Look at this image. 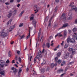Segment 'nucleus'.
<instances>
[{
    "label": "nucleus",
    "mask_w": 77,
    "mask_h": 77,
    "mask_svg": "<svg viewBox=\"0 0 77 77\" xmlns=\"http://www.w3.org/2000/svg\"><path fill=\"white\" fill-rule=\"evenodd\" d=\"M68 47V45L66 44H65L64 46V48H67Z\"/></svg>",
    "instance_id": "obj_53"
},
{
    "label": "nucleus",
    "mask_w": 77,
    "mask_h": 77,
    "mask_svg": "<svg viewBox=\"0 0 77 77\" xmlns=\"http://www.w3.org/2000/svg\"><path fill=\"white\" fill-rule=\"evenodd\" d=\"M24 12V11H23L19 15V17H21L22 16V15H23V14Z\"/></svg>",
    "instance_id": "obj_27"
},
{
    "label": "nucleus",
    "mask_w": 77,
    "mask_h": 77,
    "mask_svg": "<svg viewBox=\"0 0 77 77\" xmlns=\"http://www.w3.org/2000/svg\"><path fill=\"white\" fill-rule=\"evenodd\" d=\"M61 19L63 20V21H65V20H66V17H65V13H63L62 14Z\"/></svg>",
    "instance_id": "obj_6"
},
{
    "label": "nucleus",
    "mask_w": 77,
    "mask_h": 77,
    "mask_svg": "<svg viewBox=\"0 0 77 77\" xmlns=\"http://www.w3.org/2000/svg\"><path fill=\"white\" fill-rule=\"evenodd\" d=\"M20 4H18L17 5V7L18 8V7H20Z\"/></svg>",
    "instance_id": "obj_61"
},
{
    "label": "nucleus",
    "mask_w": 77,
    "mask_h": 77,
    "mask_svg": "<svg viewBox=\"0 0 77 77\" xmlns=\"http://www.w3.org/2000/svg\"><path fill=\"white\" fill-rule=\"evenodd\" d=\"M16 68H15V67H13L12 68H11V70H14L15 69H16Z\"/></svg>",
    "instance_id": "obj_50"
},
{
    "label": "nucleus",
    "mask_w": 77,
    "mask_h": 77,
    "mask_svg": "<svg viewBox=\"0 0 77 77\" xmlns=\"http://www.w3.org/2000/svg\"><path fill=\"white\" fill-rule=\"evenodd\" d=\"M46 46L48 48H50V43H48L46 44Z\"/></svg>",
    "instance_id": "obj_30"
},
{
    "label": "nucleus",
    "mask_w": 77,
    "mask_h": 77,
    "mask_svg": "<svg viewBox=\"0 0 77 77\" xmlns=\"http://www.w3.org/2000/svg\"><path fill=\"white\" fill-rule=\"evenodd\" d=\"M58 72H62V71H63V70L62 69H60V70H58Z\"/></svg>",
    "instance_id": "obj_49"
},
{
    "label": "nucleus",
    "mask_w": 77,
    "mask_h": 77,
    "mask_svg": "<svg viewBox=\"0 0 77 77\" xmlns=\"http://www.w3.org/2000/svg\"><path fill=\"white\" fill-rule=\"evenodd\" d=\"M57 66V64L56 63L54 64V63H52L51 65V68H53V67H54V66Z\"/></svg>",
    "instance_id": "obj_15"
},
{
    "label": "nucleus",
    "mask_w": 77,
    "mask_h": 77,
    "mask_svg": "<svg viewBox=\"0 0 77 77\" xmlns=\"http://www.w3.org/2000/svg\"><path fill=\"white\" fill-rule=\"evenodd\" d=\"M67 70H68V67H66L65 69V71H67Z\"/></svg>",
    "instance_id": "obj_63"
},
{
    "label": "nucleus",
    "mask_w": 77,
    "mask_h": 77,
    "mask_svg": "<svg viewBox=\"0 0 77 77\" xmlns=\"http://www.w3.org/2000/svg\"><path fill=\"white\" fill-rule=\"evenodd\" d=\"M74 2H72L69 5V6L72 7V9H74L75 11H77V8H75V6L74 5H72L74 4Z\"/></svg>",
    "instance_id": "obj_4"
},
{
    "label": "nucleus",
    "mask_w": 77,
    "mask_h": 77,
    "mask_svg": "<svg viewBox=\"0 0 77 77\" xmlns=\"http://www.w3.org/2000/svg\"><path fill=\"white\" fill-rule=\"evenodd\" d=\"M71 33V30H69V33L70 34Z\"/></svg>",
    "instance_id": "obj_60"
},
{
    "label": "nucleus",
    "mask_w": 77,
    "mask_h": 77,
    "mask_svg": "<svg viewBox=\"0 0 77 77\" xmlns=\"http://www.w3.org/2000/svg\"><path fill=\"white\" fill-rule=\"evenodd\" d=\"M67 35V32H66V31H65L64 32L63 38H66V37L67 36V35Z\"/></svg>",
    "instance_id": "obj_10"
},
{
    "label": "nucleus",
    "mask_w": 77,
    "mask_h": 77,
    "mask_svg": "<svg viewBox=\"0 0 77 77\" xmlns=\"http://www.w3.org/2000/svg\"><path fill=\"white\" fill-rule=\"evenodd\" d=\"M21 71H22V69H21L20 68L19 69V72H18V76L19 77H20V73H21Z\"/></svg>",
    "instance_id": "obj_13"
},
{
    "label": "nucleus",
    "mask_w": 77,
    "mask_h": 77,
    "mask_svg": "<svg viewBox=\"0 0 77 77\" xmlns=\"http://www.w3.org/2000/svg\"><path fill=\"white\" fill-rule=\"evenodd\" d=\"M14 0H10V3H13Z\"/></svg>",
    "instance_id": "obj_51"
},
{
    "label": "nucleus",
    "mask_w": 77,
    "mask_h": 77,
    "mask_svg": "<svg viewBox=\"0 0 77 77\" xmlns=\"http://www.w3.org/2000/svg\"><path fill=\"white\" fill-rule=\"evenodd\" d=\"M41 72H42V73H44V72H45V71L44 70V69H42L41 70Z\"/></svg>",
    "instance_id": "obj_42"
},
{
    "label": "nucleus",
    "mask_w": 77,
    "mask_h": 77,
    "mask_svg": "<svg viewBox=\"0 0 77 77\" xmlns=\"http://www.w3.org/2000/svg\"><path fill=\"white\" fill-rule=\"evenodd\" d=\"M55 3H58V0H55Z\"/></svg>",
    "instance_id": "obj_64"
},
{
    "label": "nucleus",
    "mask_w": 77,
    "mask_h": 77,
    "mask_svg": "<svg viewBox=\"0 0 77 77\" xmlns=\"http://www.w3.org/2000/svg\"><path fill=\"white\" fill-rule=\"evenodd\" d=\"M49 70H50V68L49 67H48L46 70V71H49Z\"/></svg>",
    "instance_id": "obj_38"
},
{
    "label": "nucleus",
    "mask_w": 77,
    "mask_h": 77,
    "mask_svg": "<svg viewBox=\"0 0 77 77\" xmlns=\"http://www.w3.org/2000/svg\"><path fill=\"white\" fill-rule=\"evenodd\" d=\"M12 15V13H9V14H8L7 17L8 18H9Z\"/></svg>",
    "instance_id": "obj_14"
},
{
    "label": "nucleus",
    "mask_w": 77,
    "mask_h": 77,
    "mask_svg": "<svg viewBox=\"0 0 77 77\" xmlns=\"http://www.w3.org/2000/svg\"><path fill=\"white\" fill-rule=\"evenodd\" d=\"M19 62H20V63H21V57H19Z\"/></svg>",
    "instance_id": "obj_32"
},
{
    "label": "nucleus",
    "mask_w": 77,
    "mask_h": 77,
    "mask_svg": "<svg viewBox=\"0 0 77 77\" xmlns=\"http://www.w3.org/2000/svg\"><path fill=\"white\" fill-rule=\"evenodd\" d=\"M73 31L74 32H75L76 30H77V28L75 27L72 29Z\"/></svg>",
    "instance_id": "obj_31"
},
{
    "label": "nucleus",
    "mask_w": 77,
    "mask_h": 77,
    "mask_svg": "<svg viewBox=\"0 0 77 77\" xmlns=\"http://www.w3.org/2000/svg\"><path fill=\"white\" fill-rule=\"evenodd\" d=\"M57 48H58V46L57 47L54 49V51H56L57 50Z\"/></svg>",
    "instance_id": "obj_45"
},
{
    "label": "nucleus",
    "mask_w": 77,
    "mask_h": 77,
    "mask_svg": "<svg viewBox=\"0 0 77 77\" xmlns=\"http://www.w3.org/2000/svg\"><path fill=\"white\" fill-rule=\"evenodd\" d=\"M23 26V23L20 24L19 26L20 27H22V26Z\"/></svg>",
    "instance_id": "obj_40"
},
{
    "label": "nucleus",
    "mask_w": 77,
    "mask_h": 77,
    "mask_svg": "<svg viewBox=\"0 0 77 77\" xmlns=\"http://www.w3.org/2000/svg\"><path fill=\"white\" fill-rule=\"evenodd\" d=\"M55 61L57 63L58 62V57H57L55 58Z\"/></svg>",
    "instance_id": "obj_23"
},
{
    "label": "nucleus",
    "mask_w": 77,
    "mask_h": 77,
    "mask_svg": "<svg viewBox=\"0 0 77 77\" xmlns=\"http://www.w3.org/2000/svg\"><path fill=\"white\" fill-rule=\"evenodd\" d=\"M12 63H15V60H13L12 62Z\"/></svg>",
    "instance_id": "obj_62"
},
{
    "label": "nucleus",
    "mask_w": 77,
    "mask_h": 77,
    "mask_svg": "<svg viewBox=\"0 0 77 77\" xmlns=\"http://www.w3.org/2000/svg\"><path fill=\"white\" fill-rule=\"evenodd\" d=\"M12 20H10L7 23V25H11V22H12Z\"/></svg>",
    "instance_id": "obj_19"
},
{
    "label": "nucleus",
    "mask_w": 77,
    "mask_h": 77,
    "mask_svg": "<svg viewBox=\"0 0 77 77\" xmlns=\"http://www.w3.org/2000/svg\"><path fill=\"white\" fill-rule=\"evenodd\" d=\"M43 48H44V47H45V43H44L43 45Z\"/></svg>",
    "instance_id": "obj_57"
},
{
    "label": "nucleus",
    "mask_w": 77,
    "mask_h": 77,
    "mask_svg": "<svg viewBox=\"0 0 77 77\" xmlns=\"http://www.w3.org/2000/svg\"><path fill=\"white\" fill-rule=\"evenodd\" d=\"M68 24L67 23L64 24H63L61 28L62 29V28L66 27H67L68 26Z\"/></svg>",
    "instance_id": "obj_11"
},
{
    "label": "nucleus",
    "mask_w": 77,
    "mask_h": 77,
    "mask_svg": "<svg viewBox=\"0 0 77 77\" xmlns=\"http://www.w3.org/2000/svg\"><path fill=\"white\" fill-rule=\"evenodd\" d=\"M44 51H45V49H43V50L41 52L42 54V53H44Z\"/></svg>",
    "instance_id": "obj_52"
},
{
    "label": "nucleus",
    "mask_w": 77,
    "mask_h": 77,
    "mask_svg": "<svg viewBox=\"0 0 77 77\" xmlns=\"http://www.w3.org/2000/svg\"><path fill=\"white\" fill-rule=\"evenodd\" d=\"M41 35V32H40V31H39V33H38V38H39V37L40 36V35Z\"/></svg>",
    "instance_id": "obj_37"
},
{
    "label": "nucleus",
    "mask_w": 77,
    "mask_h": 77,
    "mask_svg": "<svg viewBox=\"0 0 77 77\" xmlns=\"http://www.w3.org/2000/svg\"><path fill=\"white\" fill-rule=\"evenodd\" d=\"M42 54V53H41V51L40 50H39L38 51V55L36 56V58L39 61H40L41 60V58L42 57V55H41Z\"/></svg>",
    "instance_id": "obj_1"
},
{
    "label": "nucleus",
    "mask_w": 77,
    "mask_h": 77,
    "mask_svg": "<svg viewBox=\"0 0 77 77\" xmlns=\"http://www.w3.org/2000/svg\"><path fill=\"white\" fill-rule=\"evenodd\" d=\"M0 65H1V67H3L8 66L6 62L3 60H0Z\"/></svg>",
    "instance_id": "obj_2"
},
{
    "label": "nucleus",
    "mask_w": 77,
    "mask_h": 77,
    "mask_svg": "<svg viewBox=\"0 0 77 77\" xmlns=\"http://www.w3.org/2000/svg\"><path fill=\"white\" fill-rule=\"evenodd\" d=\"M69 51H72V55H74L75 54V50L74 49H73L72 48H69L68 49Z\"/></svg>",
    "instance_id": "obj_3"
},
{
    "label": "nucleus",
    "mask_w": 77,
    "mask_h": 77,
    "mask_svg": "<svg viewBox=\"0 0 77 77\" xmlns=\"http://www.w3.org/2000/svg\"><path fill=\"white\" fill-rule=\"evenodd\" d=\"M71 41V38H70V37H69L67 39V42L68 43H69V42Z\"/></svg>",
    "instance_id": "obj_22"
},
{
    "label": "nucleus",
    "mask_w": 77,
    "mask_h": 77,
    "mask_svg": "<svg viewBox=\"0 0 77 77\" xmlns=\"http://www.w3.org/2000/svg\"><path fill=\"white\" fill-rule=\"evenodd\" d=\"M70 42L71 43H75V41L74 38H72L70 40Z\"/></svg>",
    "instance_id": "obj_16"
},
{
    "label": "nucleus",
    "mask_w": 77,
    "mask_h": 77,
    "mask_svg": "<svg viewBox=\"0 0 77 77\" xmlns=\"http://www.w3.org/2000/svg\"><path fill=\"white\" fill-rule=\"evenodd\" d=\"M33 73L34 75H36V72H35V71L34 70L33 71Z\"/></svg>",
    "instance_id": "obj_34"
},
{
    "label": "nucleus",
    "mask_w": 77,
    "mask_h": 77,
    "mask_svg": "<svg viewBox=\"0 0 77 77\" xmlns=\"http://www.w3.org/2000/svg\"><path fill=\"white\" fill-rule=\"evenodd\" d=\"M0 35L2 36H8V34L3 32V30H2V32H0Z\"/></svg>",
    "instance_id": "obj_5"
},
{
    "label": "nucleus",
    "mask_w": 77,
    "mask_h": 77,
    "mask_svg": "<svg viewBox=\"0 0 77 77\" xmlns=\"http://www.w3.org/2000/svg\"><path fill=\"white\" fill-rule=\"evenodd\" d=\"M74 35V38L75 39H76L77 37V33H74L73 34Z\"/></svg>",
    "instance_id": "obj_18"
},
{
    "label": "nucleus",
    "mask_w": 77,
    "mask_h": 77,
    "mask_svg": "<svg viewBox=\"0 0 77 77\" xmlns=\"http://www.w3.org/2000/svg\"><path fill=\"white\" fill-rule=\"evenodd\" d=\"M5 4L7 5H9V2H7L6 3H5Z\"/></svg>",
    "instance_id": "obj_56"
},
{
    "label": "nucleus",
    "mask_w": 77,
    "mask_h": 77,
    "mask_svg": "<svg viewBox=\"0 0 77 77\" xmlns=\"http://www.w3.org/2000/svg\"><path fill=\"white\" fill-rule=\"evenodd\" d=\"M16 13H17V10H15L13 12V14H16Z\"/></svg>",
    "instance_id": "obj_36"
},
{
    "label": "nucleus",
    "mask_w": 77,
    "mask_h": 77,
    "mask_svg": "<svg viewBox=\"0 0 77 77\" xmlns=\"http://www.w3.org/2000/svg\"><path fill=\"white\" fill-rule=\"evenodd\" d=\"M69 53L66 54L64 56V59H67L69 57Z\"/></svg>",
    "instance_id": "obj_8"
},
{
    "label": "nucleus",
    "mask_w": 77,
    "mask_h": 77,
    "mask_svg": "<svg viewBox=\"0 0 77 77\" xmlns=\"http://www.w3.org/2000/svg\"><path fill=\"white\" fill-rule=\"evenodd\" d=\"M58 36H59V37H62L63 36V35L60 34V33H58Z\"/></svg>",
    "instance_id": "obj_29"
},
{
    "label": "nucleus",
    "mask_w": 77,
    "mask_h": 77,
    "mask_svg": "<svg viewBox=\"0 0 77 77\" xmlns=\"http://www.w3.org/2000/svg\"><path fill=\"white\" fill-rule=\"evenodd\" d=\"M32 56H31L30 57V58L29 59V60H30V61H31V60H32Z\"/></svg>",
    "instance_id": "obj_46"
},
{
    "label": "nucleus",
    "mask_w": 77,
    "mask_h": 77,
    "mask_svg": "<svg viewBox=\"0 0 77 77\" xmlns=\"http://www.w3.org/2000/svg\"><path fill=\"white\" fill-rule=\"evenodd\" d=\"M21 1V0H17V3H20V1Z\"/></svg>",
    "instance_id": "obj_55"
},
{
    "label": "nucleus",
    "mask_w": 77,
    "mask_h": 77,
    "mask_svg": "<svg viewBox=\"0 0 77 77\" xmlns=\"http://www.w3.org/2000/svg\"><path fill=\"white\" fill-rule=\"evenodd\" d=\"M61 55V52H59L58 53V57H59L60 56V55Z\"/></svg>",
    "instance_id": "obj_33"
},
{
    "label": "nucleus",
    "mask_w": 77,
    "mask_h": 77,
    "mask_svg": "<svg viewBox=\"0 0 77 77\" xmlns=\"http://www.w3.org/2000/svg\"><path fill=\"white\" fill-rule=\"evenodd\" d=\"M63 43H64V41H63L62 42V43L61 44V45L62 46L63 45Z\"/></svg>",
    "instance_id": "obj_58"
},
{
    "label": "nucleus",
    "mask_w": 77,
    "mask_h": 77,
    "mask_svg": "<svg viewBox=\"0 0 77 77\" xmlns=\"http://www.w3.org/2000/svg\"><path fill=\"white\" fill-rule=\"evenodd\" d=\"M17 72H18V70H17V69L16 68V69H15L13 70V73H14V74L16 75V73H17Z\"/></svg>",
    "instance_id": "obj_17"
},
{
    "label": "nucleus",
    "mask_w": 77,
    "mask_h": 77,
    "mask_svg": "<svg viewBox=\"0 0 77 77\" xmlns=\"http://www.w3.org/2000/svg\"><path fill=\"white\" fill-rule=\"evenodd\" d=\"M29 35L26 37L27 39L30 38V29L29 30Z\"/></svg>",
    "instance_id": "obj_24"
},
{
    "label": "nucleus",
    "mask_w": 77,
    "mask_h": 77,
    "mask_svg": "<svg viewBox=\"0 0 77 77\" xmlns=\"http://www.w3.org/2000/svg\"><path fill=\"white\" fill-rule=\"evenodd\" d=\"M75 24H77V19L75 20Z\"/></svg>",
    "instance_id": "obj_44"
},
{
    "label": "nucleus",
    "mask_w": 77,
    "mask_h": 77,
    "mask_svg": "<svg viewBox=\"0 0 77 77\" xmlns=\"http://www.w3.org/2000/svg\"><path fill=\"white\" fill-rule=\"evenodd\" d=\"M0 74L1 75H5V72L4 71H2L0 72Z\"/></svg>",
    "instance_id": "obj_20"
},
{
    "label": "nucleus",
    "mask_w": 77,
    "mask_h": 77,
    "mask_svg": "<svg viewBox=\"0 0 77 77\" xmlns=\"http://www.w3.org/2000/svg\"><path fill=\"white\" fill-rule=\"evenodd\" d=\"M9 62V60H8L6 61V63H8Z\"/></svg>",
    "instance_id": "obj_48"
},
{
    "label": "nucleus",
    "mask_w": 77,
    "mask_h": 77,
    "mask_svg": "<svg viewBox=\"0 0 77 77\" xmlns=\"http://www.w3.org/2000/svg\"><path fill=\"white\" fill-rule=\"evenodd\" d=\"M53 16H52L51 17V18L50 19V20L49 21V23L48 25V27H50L51 26V20H52V19H53Z\"/></svg>",
    "instance_id": "obj_7"
},
{
    "label": "nucleus",
    "mask_w": 77,
    "mask_h": 77,
    "mask_svg": "<svg viewBox=\"0 0 77 77\" xmlns=\"http://www.w3.org/2000/svg\"><path fill=\"white\" fill-rule=\"evenodd\" d=\"M65 61H63L62 62V63H61V66H64L65 65Z\"/></svg>",
    "instance_id": "obj_28"
},
{
    "label": "nucleus",
    "mask_w": 77,
    "mask_h": 77,
    "mask_svg": "<svg viewBox=\"0 0 77 77\" xmlns=\"http://www.w3.org/2000/svg\"><path fill=\"white\" fill-rule=\"evenodd\" d=\"M19 37H20L21 39H23V38H24L25 37V36H26V35H23L20 36V35H19Z\"/></svg>",
    "instance_id": "obj_25"
},
{
    "label": "nucleus",
    "mask_w": 77,
    "mask_h": 77,
    "mask_svg": "<svg viewBox=\"0 0 77 77\" xmlns=\"http://www.w3.org/2000/svg\"><path fill=\"white\" fill-rule=\"evenodd\" d=\"M72 16H71V15L70 16V17H69L68 18L67 20H72Z\"/></svg>",
    "instance_id": "obj_26"
},
{
    "label": "nucleus",
    "mask_w": 77,
    "mask_h": 77,
    "mask_svg": "<svg viewBox=\"0 0 77 77\" xmlns=\"http://www.w3.org/2000/svg\"><path fill=\"white\" fill-rule=\"evenodd\" d=\"M34 17H32L30 18V20H33Z\"/></svg>",
    "instance_id": "obj_54"
},
{
    "label": "nucleus",
    "mask_w": 77,
    "mask_h": 77,
    "mask_svg": "<svg viewBox=\"0 0 77 77\" xmlns=\"http://www.w3.org/2000/svg\"><path fill=\"white\" fill-rule=\"evenodd\" d=\"M8 56L9 57H11V56H12V53H11V51H9Z\"/></svg>",
    "instance_id": "obj_21"
},
{
    "label": "nucleus",
    "mask_w": 77,
    "mask_h": 77,
    "mask_svg": "<svg viewBox=\"0 0 77 77\" xmlns=\"http://www.w3.org/2000/svg\"><path fill=\"white\" fill-rule=\"evenodd\" d=\"M15 27V26H11L10 29H9V32H11L12 31V30L13 29H14V28Z\"/></svg>",
    "instance_id": "obj_9"
},
{
    "label": "nucleus",
    "mask_w": 77,
    "mask_h": 77,
    "mask_svg": "<svg viewBox=\"0 0 77 77\" xmlns=\"http://www.w3.org/2000/svg\"><path fill=\"white\" fill-rule=\"evenodd\" d=\"M40 41H41V42H43V39H42V37L41 38Z\"/></svg>",
    "instance_id": "obj_47"
},
{
    "label": "nucleus",
    "mask_w": 77,
    "mask_h": 77,
    "mask_svg": "<svg viewBox=\"0 0 77 77\" xmlns=\"http://www.w3.org/2000/svg\"><path fill=\"white\" fill-rule=\"evenodd\" d=\"M62 62V60H58V63L60 64Z\"/></svg>",
    "instance_id": "obj_35"
},
{
    "label": "nucleus",
    "mask_w": 77,
    "mask_h": 77,
    "mask_svg": "<svg viewBox=\"0 0 77 77\" xmlns=\"http://www.w3.org/2000/svg\"><path fill=\"white\" fill-rule=\"evenodd\" d=\"M18 57H17V55H16L15 57V60H18Z\"/></svg>",
    "instance_id": "obj_41"
},
{
    "label": "nucleus",
    "mask_w": 77,
    "mask_h": 77,
    "mask_svg": "<svg viewBox=\"0 0 77 77\" xmlns=\"http://www.w3.org/2000/svg\"><path fill=\"white\" fill-rule=\"evenodd\" d=\"M32 23L33 25L34 26L35 28V27H36V22L35 20H33L32 21Z\"/></svg>",
    "instance_id": "obj_12"
},
{
    "label": "nucleus",
    "mask_w": 77,
    "mask_h": 77,
    "mask_svg": "<svg viewBox=\"0 0 77 77\" xmlns=\"http://www.w3.org/2000/svg\"><path fill=\"white\" fill-rule=\"evenodd\" d=\"M34 63H36V57H35L34 58Z\"/></svg>",
    "instance_id": "obj_43"
},
{
    "label": "nucleus",
    "mask_w": 77,
    "mask_h": 77,
    "mask_svg": "<svg viewBox=\"0 0 77 77\" xmlns=\"http://www.w3.org/2000/svg\"><path fill=\"white\" fill-rule=\"evenodd\" d=\"M34 11H35V14H36V13H37V12H38V9L35 10Z\"/></svg>",
    "instance_id": "obj_39"
},
{
    "label": "nucleus",
    "mask_w": 77,
    "mask_h": 77,
    "mask_svg": "<svg viewBox=\"0 0 77 77\" xmlns=\"http://www.w3.org/2000/svg\"><path fill=\"white\" fill-rule=\"evenodd\" d=\"M17 53L18 54H20V51H17Z\"/></svg>",
    "instance_id": "obj_59"
}]
</instances>
